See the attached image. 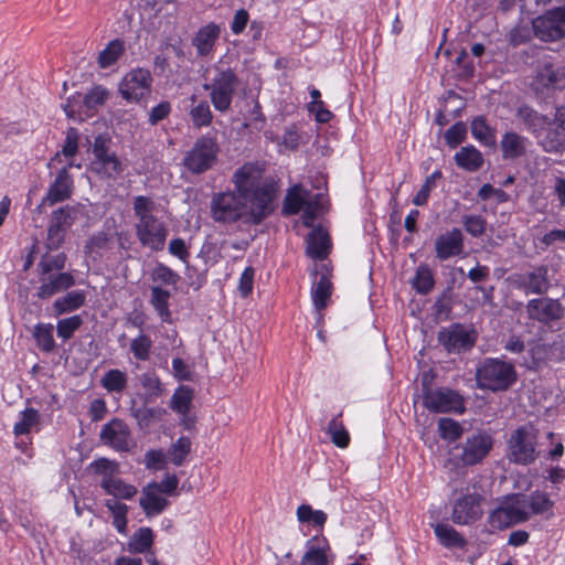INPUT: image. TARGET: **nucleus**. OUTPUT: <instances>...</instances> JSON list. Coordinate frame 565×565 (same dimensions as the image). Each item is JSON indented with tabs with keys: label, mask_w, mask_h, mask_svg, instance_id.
Listing matches in <instances>:
<instances>
[{
	"label": "nucleus",
	"mask_w": 565,
	"mask_h": 565,
	"mask_svg": "<svg viewBox=\"0 0 565 565\" xmlns=\"http://www.w3.org/2000/svg\"><path fill=\"white\" fill-rule=\"evenodd\" d=\"M171 294L170 291L159 287L153 286L151 288V299L150 303L157 311V313L160 316L162 321H168L170 318V310H169V298Z\"/></svg>",
	"instance_id": "c03bdc74"
},
{
	"label": "nucleus",
	"mask_w": 565,
	"mask_h": 565,
	"mask_svg": "<svg viewBox=\"0 0 565 565\" xmlns=\"http://www.w3.org/2000/svg\"><path fill=\"white\" fill-rule=\"evenodd\" d=\"M66 264V255L64 253H58L56 255L45 254L42 256L41 260L38 264L39 274H53V271L61 273V270L65 267Z\"/></svg>",
	"instance_id": "603ef678"
},
{
	"label": "nucleus",
	"mask_w": 565,
	"mask_h": 565,
	"mask_svg": "<svg viewBox=\"0 0 565 565\" xmlns=\"http://www.w3.org/2000/svg\"><path fill=\"white\" fill-rule=\"evenodd\" d=\"M82 324L83 319L79 315L60 319L56 324L57 337L67 341L74 335Z\"/></svg>",
	"instance_id": "4d7b16f0"
},
{
	"label": "nucleus",
	"mask_w": 565,
	"mask_h": 565,
	"mask_svg": "<svg viewBox=\"0 0 565 565\" xmlns=\"http://www.w3.org/2000/svg\"><path fill=\"white\" fill-rule=\"evenodd\" d=\"M153 488V486L146 484L139 498V505L147 516L159 515L169 507V500Z\"/></svg>",
	"instance_id": "c85d7f7f"
},
{
	"label": "nucleus",
	"mask_w": 565,
	"mask_h": 565,
	"mask_svg": "<svg viewBox=\"0 0 565 565\" xmlns=\"http://www.w3.org/2000/svg\"><path fill=\"white\" fill-rule=\"evenodd\" d=\"M515 284L526 295L542 296L550 289L548 268L545 265L534 267L531 271L516 275Z\"/></svg>",
	"instance_id": "412c9836"
},
{
	"label": "nucleus",
	"mask_w": 565,
	"mask_h": 565,
	"mask_svg": "<svg viewBox=\"0 0 565 565\" xmlns=\"http://www.w3.org/2000/svg\"><path fill=\"white\" fill-rule=\"evenodd\" d=\"M125 52L124 41L120 39H115L110 41L106 47L99 52L98 54V65L100 68H107L115 64L118 58Z\"/></svg>",
	"instance_id": "ea45409f"
},
{
	"label": "nucleus",
	"mask_w": 565,
	"mask_h": 565,
	"mask_svg": "<svg viewBox=\"0 0 565 565\" xmlns=\"http://www.w3.org/2000/svg\"><path fill=\"white\" fill-rule=\"evenodd\" d=\"M139 382L146 392L145 395L147 402L157 399L164 392L163 384L154 371L142 373L139 376Z\"/></svg>",
	"instance_id": "4c0bfd02"
},
{
	"label": "nucleus",
	"mask_w": 565,
	"mask_h": 565,
	"mask_svg": "<svg viewBox=\"0 0 565 565\" xmlns=\"http://www.w3.org/2000/svg\"><path fill=\"white\" fill-rule=\"evenodd\" d=\"M467 136L465 122L458 121L450 126L445 132V140L450 148H457Z\"/></svg>",
	"instance_id": "69168bd1"
},
{
	"label": "nucleus",
	"mask_w": 565,
	"mask_h": 565,
	"mask_svg": "<svg viewBox=\"0 0 565 565\" xmlns=\"http://www.w3.org/2000/svg\"><path fill=\"white\" fill-rule=\"evenodd\" d=\"M153 78L146 68H134L128 72L119 83L121 97L130 103H137L151 90Z\"/></svg>",
	"instance_id": "2eb2a0df"
},
{
	"label": "nucleus",
	"mask_w": 565,
	"mask_h": 565,
	"mask_svg": "<svg viewBox=\"0 0 565 565\" xmlns=\"http://www.w3.org/2000/svg\"><path fill=\"white\" fill-rule=\"evenodd\" d=\"M471 134L475 139L487 147L497 145L495 131L486 121L483 117H477L471 122Z\"/></svg>",
	"instance_id": "a19ab883"
},
{
	"label": "nucleus",
	"mask_w": 565,
	"mask_h": 565,
	"mask_svg": "<svg viewBox=\"0 0 565 565\" xmlns=\"http://www.w3.org/2000/svg\"><path fill=\"white\" fill-rule=\"evenodd\" d=\"M193 390L190 386L180 385L173 393L170 407L178 414L186 415L191 409Z\"/></svg>",
	"instance_id": "58836bf2"
},
{
	"label": "nucleus",
	"mask_w": 565,
	"mask_h": 565,
	"mask_svg": "<svg viewBox=\"0 0 565 565\" xmlns=\"http://www.w3.org/2000/svg\"><path fill=\"white\" fill-rule=\"evenodd\" d=\"M534 366L548 362H559L565 359V332L558 333L552 341H536L530 348Z\"/></svg>",
	"instance_id": "f3484780"
},
{
	"label": "nucleus",
	"mask_w": 565,
	"mask_h": 565,
	"mask_svg": "<svg viewBox=\"0 0 565 565\" xmlns=\"http://www.w3.org/2000/svg\"><path fill=\"white\" fill-rule=\"evenodd\" d=\"M108 98V90L102 86H94L90 90H88L83 97V104L87 109H96L99 106H103Z\"/></svg>",
	"instance_id": "bf43d9fd"
},
{
	"label": "nucleus",
	"mask_w": 565,
	"mask_h": 565,
	"mask_svg": "<svg viewBox=\"0 0 565 565\" xmlns=\"http://www.w3.org/2000/svg\"><path fill=\"white\" fill-rule=\"evenodd\" d=\"M213 76L203 85L210 92V99L215 110L226 113L231 109L234 95L239 86L236 72L230 66L213 65Z\"/></svg>",
	"instance_id": "39448f33"
},
{
	"label": "nucleus",
	"mask_w": 565,
	"mask_h": 565,
	"mask_svg": "<svg viewBox=\"0 0 565 565\" xmlns=\"http://www.w3.org/2000/svg\"><path fill=\"white\" fill-rule=\"evenodd\" d=\"M531 85L535 94L542 97H547L555 90L564 89L565 66H557L552 63L539 64Z\"/></svg>",
	"instance_id": "4468645a"
},
{
	"label": "nucleus",
	"mask_w": 565,
	"mask_h": 565,
	"mask_svg": "<svg viewBox=\"0 0 565 565\" xmlns=\"http://www.w3.org/2000/svg\"><path fill=\"white\" fill-rule=\"evenodd\" d=\"M40 287L38 288L36 296L40 299H49L52 296L70 289L75 285V278L71 273H55V274H39Z\"/></svg>",
	"instance_id": "393cba45"
},
{
	"label": "nucleus",
	"mask_w": 565,
	"mask_h": 565,
	"mask_svg": "<svg viewBox=\"0 0 565 565\" xmlns=\"http://www.w3.org/2000/svg\"><path fill=\"white\" fill-rule=\"evenodd\" d=\"M127 374L118 369L107 371L100 379L102 386L110 393H121L127 387Z\"/></svg>",
	"instance_id": "37998d69"
},
{
	"label": "nucleus",
	"mask_w": 565,
	"mask_h": 565,
	"mask_svg": "<svg viewBox=\"0 0 565 565\" xmlns=\"http://www.w3.org/2000/svg\"><path fill=\"white\" fill-rule=\"evenodd\" d=\"M93 159L90 170L105 180H116L125 170V166L116 151L113 150V140L106 134H99L92 145Z\"/></svg>",
	"instance_id": "423d86ee"
},
{
	"label": "nucleus",
	"mask_w": 565,
	"mask_h": 565,
	"mask_svg": "<svg viewBox=\"0 0 565 565\" xmlns=\"http://www.w3.org/2000/svg\"><path fill=\"white\" fill-rule=\"evenodd\" d=\"M86 301V295L83 290H73L55 299L53 310L55 316H61L75 311L83 307Z\"/></svg>",
	"instance_id": "f704fd0d"
},
{
	"label": "nucleus",
	"mask_w": 565,
	"mask_h": 565,
	"mask_svg": "<svg viewBox=\"0 0 565 565\" xmlns=\"http://www.w3.org/2000/svg\"><path fill=\"white\" fill-rule=\"evenodd\" d=\"M537 430L531 424L519 426L507 441V457L515 465L529 466L539 457Z\"/></svg>",
	"instance_id": "6e6552de"
},
{
	"label": "nucleus",
	"mask_w": 565,
	"mask_h": 565,
	"mask_svg": "<svg viewBox=\"0 0 565 565\" xmlns=\"http://www.w3.org/2000/svg\"><path fill=\"white\" fill-rule=\"evenodd\" d=\"M530 319L542 323H550L563 317L564 308L558 300L551 298L531 299L526 305Z\"/></svg>",
	"instance_id": "aec40b11"
},
{
	"label": "nucleus",
	"mask_w": 565,
	"mask_h": 565,
	"mask_svg": "<svg viewBox=\"0 0 565 565\" xmlns=\"http://www.w3.org/2000/svg\"><path fill=\"white\" fill-rule=\"evenodd\" d=\"M523 502L519 493L507 495L490 513V525L502 530L529 521V513L524 510Z\"/></svg>",
	"instance_id": "9d476101"
},
{
	"label": "nucleus",
	"mask_w": 565,
	"mask_h": 565,
	"mask_svg": "<svg viewBox=\"0 0 565 565\" xmlns=\"http://www.w3.org/2000/svg\"><path fill=\"white\" fill-rule=\"evenodd\" d=\"M53 330L52 323L40 322L34 326L32 335L42 352L50 353L54 351L56 344Z\"/></svg>",
	"instance_id": "e433bc0d"
},
{
	"label": "nucleus",
	"mask_w": 565,
	"mask_h": 565,
	"mask_svg": "<svg viewBox=\"0 0 565 565\" xmlns=\"http://www.w3.org/2000/svg\"><path fill=\"white\" fill-rule=\"evenodd\" d=\"M423 404L433 413H463L462 397L454 390L440 387L436 390L425 388Z\"/></svg>",
	"instance_id": "ddd939ff"
},
{
	"label": "nucleus",
	"mask_w": 565,
	"mask_h": 565,
	"mask_svg": "<svg viewBox=\"0 0 565 565\" xmlns=\"http://www.w3.org/2000/svg\"><path fill=\"white\" fill-rule=\"evenodd\" d=\"M152 279L154 281H160L163 285H175L179 281L180 276L178 273L172 270L169 266H167L162 263H159L153 268Z\"/></svg>",
	"instance_id": "338daca9"
},
{
	"label": "nucleus",
	"mask_w": 565,
	"mask_h": 565,
	"mask_svg": "<svg viewBox=\"0 0 565 565\" xmlns=\"http://www.w3.org/2000/svg\"><path fill=\"white\" fill-rule=\"evenodd\" d=\"M193 127L201 129L211 125L213 114L206 100H200L189 111Z\"/></svg>",
	"instance_id": "de8ad7c7"
},
{
	"label": "nucleus",
	"mask_w": 565,
	"mask_h": 565,
	"mask_svg": "<svg viewBox=\"0 0 565 565\" xmlns=\"http://www.w3.org/2000/svg\"><path fill=\"white\" fill-rule=\"evenodd\" d=\"M40 415L35 408H25L20 413V419L14 424L13 433L24 435L30 433L33 426L39 423Z\"/></svg>",
	"instance_id": "5fc2aeb1"
},
{
	"label": "nucleus",
	"mask_w": 565,
	"mask_h": 565,
	"mask_svg": "<svg viewBox=\"0 0 565 565\" xmlns=\"http://www.w3.org/2000/svg\"><path fill=\"white\" fill-rule=\"evenodd\" d=\"M303 143V136L300 132L297 125L292 124L288 127H286L282 136L281 141L279 142L280 146H282L287 150H297L299 146Z\"/></svg>",
	"instance_id": "052dcab7"
},
{
	"label": "nucleus",
	"mask_w": 565,
	"mask_h": 565,
	"mask_svg": "<svg viewBox=\"0 0 565 565\" xmlns=\"http://www.w3.org/2000/svg\"><path fill=\"white\" fill-rule=\"evenodd\" d=\"M328 434L330 435L331 441L340 447L345 448L349 446L350 436L345 429L343 423L338 417L332 418L328 424Z\"/></svg>",
	"instance_id": "6e6d98bb"
},
{
	"label": "nucleus",
	"mask_w": 565,
	"mask_h": 565,
	"mask_svg": "<svg viewBox=\"0 0 565 565\" xmlns=\"http://www.w3.org/2000/svg\"><path fill=\"white\" fill-rule=\"evenodd\" d=\"M100 487L107 494L122 500H130L138 493L134 484L127 483L118 477L102 480Z\"/></svg>",
	"instance_id": "72a5a7b5"
},
{
	"label": "nucleus",
	"mask_w": 565,
	"mask_h": 565,
	"mask_svg": "<svg viewBox=\"0 0 565 565\" xmlns=\"http://www.w3.org/2000/svg\"><path fill=\"white\" fill-rule=\"evenodd\" d=\"M481 495L472 492L457 499L452 507L451 520L459 525H469L482 515Z\"/></svg>",
	"instance_id": "a211bd4d"
},
{
	"label": "nucleus",
	"mask_w": 565,
	"mask_h": 565,
	"mask_svg": "<svg viewBox=\"0 0 565 565\" xmlns=\"http://www.w3.org/2000/svg\"><path fill=\"white\" fill-rule=\"evenodd\" d=\"M438 542L446 548H465L467 540L451 525L436 523L431 525Z\"/></svg>",
	"instance_id": "2f4dec72"
},
{
	"label": "nucleus",
	"mask_w": 565,
	"mask_h": 565,
	"mask_svg": "<svg viewBox=\"0 0 565 565\" xmlns=\"http://www.w3.org/2000/svg\"><path fill=\"white\" fill-rule=\"evenodd\" d=\"M264 168L258 162H246L232 175L234 192L252 204L254 221H265L275 211L277 189L271 181H262Z\"/></svg>",
	"instance_id": "f257e3e1"
},
{
	"label": "nucleus",
	"mask_w": 565,
	"mask_h": 565,
	"mask_svg": "<svg viewBox=\"0 0 565 565\" xmlns=\"http://www.w3.org/2000/svg\"><path fill=\"white\" fill-rule=\"evenodd\" d=\"M438 429L440 431V436L444 439H449L450 441L458 439L462 434V427L458 422L451 418H440L438 422Z\"/></svg>",
	"instance_id": "e2e57ef3"
},
{
	"label": "nucleus",
	"mask_w": 565,
	"mask_h": 565,
	"mask_svg": "<svg viewBox=\"0 0 565 565\" xmlns=\"http://www.w3.org/2000/svg\"><path fill=\"white\" fill-rule=\"evenodd\" d=\"M480 388L492 392L507 391L516 382L513 364L499 359L487 358L476 372Z\"/></svg>",
	"instance_id": "0eeeda50"
},
{
	"label": "nucleus",
	"mask_w": 565,
	"mask_h": 565,
	"mask_svg": "<svg viewBox=\"0 0 565 565\" xmlns=\"http://www.w3.org/2000/svg\"><path fill=\"white\" fill-rule=\"evenodd\" d=\"M331 249L329 233L321 226L312 228L306 239V254L316 260H323Z\"/></svg>",
	"instance_id": "bb28decb"
},
{
	"label": "nucleus",
	"mask_w": 565,
	"mask_h": 565,
	"mask_svg": "<svg viewBox=\"0 0 565 565\" xmlns=\"http://www.w3.org/2000/svg\"><path fill=\"white\" fill-rule=\"evenodd\" d=\"M537 142L546 152H558L565 148V121L563 110L558 109Z\"/></svg>",
	"instance_id": "5701e85b"
},
{
	"label": "nucleus",
	"mask_w": 565,
	"mask_h": 565,
	"mask_svg": "<svg viewBox=\"0 0 565 565\" xmlns=\"http://www.w3.org/2000/svg\"><path fill=\"white\" fill-rule=\"evenodd\" d=\"M331 294L332 282L326 275H321L311 289L312 303L317 311H321L328 306Z\"/></svg>",
	"instance_id": "c9c22d12"
},
{
	"label": "nucleus",
	"mask_w": 565,
	"mask_h": 565,
	"mask_svg": "<svg viewBox=\"0 0 565 565\" xmlns=\"http://www.w3.org/2000/svg\"><path fill=\"white\" fill-rule=\"evenodd\" d=\"M94 471L102 476V480L115 478L119 472V465L107 458H99L92 463Z\"/></svg>",
	"instance_id": "0e129e2a"
},
{
	"label": "nucleus",
	"mask_w": 565,
	"mask_h": 565,
	"mask_svg": "<svg viewBox=\"0 0 565 565\" xmlns=\"http://www.w3.org/2000/svg\"><path fill=\"white\" fill-rule=\"evenodd\" d=\"M152 340L148 334L140 333L130 341V352L138 361H148L150 359Z\"/></svg>",
	"instance_id": "8fccbe9b"
},
{
	"label": "nucleus",
	"mask_w": 565,
	"mask_h": 565,
	"mask_svg": "<svg viewBox=\"0 0 565 565\" xmlns=\"http://www.w3.org/2000/svg\"><path fill=\"white\" fill-rule=\"evenodd\" d=\"M322 199V194H317L315 200L308 201V203L302 207L301 220L306 227H312L319 213L323 211L324 205Z\"/></svg>",
	"instance_id": "13d9d810"
},
{
	"label": "nucleus",
	"mask_w": 565,
	"mask_h": 565,
	"mask_svg": "<svg viewBox=\"0 0 565 565\" xmlns=\"http://www.w3.org/2000/svg\"><path fill=\"white\" fill-rule=\"evenodd\" d=\"M456 164L466 171H478L484 162L482 153L473 146L462 147L455 157Z\"/></svg>",
	"instance_id": "473e14b6"
},
{
	"label": "nucleus",
	"mask_w": 565,
	"mask_h": 565,
	"mask_svg": "<svg viewBox=\"0 0 565 565\" xmlns=\"http://www.w3.org/2000/svg\"><path fill=\"white\" fill-rule=\"evenodd\" d=\"M438 342L448 353L469 351L476 343V333L461 323H452L438 332Z\"/></svg>",
	"instance_id": "dca6fc26"
},
{
	"label": "nucleus",
	"mask_w": 565,
	"mask_h": 565,
	"mask_svg": "<svg viewBox=\"0 0 565 565\" xmlns=\"http://www.w3.org/2000/svg\"><path fill=\"white\" fill-rule=\"evenodd\" d=\"M493 444L494 439L489 433L484 430L473 433L450 450L445 467L458 473L459 469L476 466L487 458Z\"/></svg>",
	"instance_id": "20e7f679"
},
{
	"label": "nucleus",
	"mask_w": 565,
	"mask_h": 565,
	"mask_svg": "<svg viewBox=\"0 0 565 565\" xmlns=\"http://www.w3.org/2000/svg\"><path fill=\"white\" fill-rule=\"evenodd\" d=\"M527 138L515 131H507L500 141L503 160L514 161L526 153Z\"/></svg>",
	"instance_id": "cd10ccee"
},
{
	"label": "nucleus",
	"mask_w": 565,
	"mask_h": 565,
	"mask_svg": "<svg viewBox=\"0 0 565 565\" xmlns=\"http://www.w3.org/2000/svg\"><path fill=\"white\" fill-rule=\"evenodd\" d=\"M299 190L300 185H295L286 194L282 204L284 215H296L308 203V201L302 195H300Z\"/></svg>",
	"instance_id": "09e8293b"
},
{
	"label": "nucleus",
	"mask_w": 565,
	"mask_h": 565,
	"mask_svg": "<svg viewBox=\"0 0 565 565\" xmlns=\"http://www.w3.org/2000/svg\"><path fill=\"white\" fill-rule=\"evenodd\" d=\"M78 210L75 206L64 205L53 211L47 226L46 248L58 249L65 242L67 231L77 218Z\"/></svg>",
	"instance_id": "f8f14e48"
},
{
	"label": "nucleus",
	"mask_w": 565,
	"mask_h": 565,
	"mask_svg": "<svg viewBox=\"0 0 565 565\" xmlns=\"http://www.w3.org/2000/svg\"><path fill=\"white\" fill-rule=\"evenodd\" d=\"M463 234L460 228L440 234L435 241L436 258L440 262L459 256L463 252Z\"/></svg>",
	"instance_id": "b1692460"
},
{
	"label": "nucleus",
	"mask_w": 565,
	"mask_h": 565,
	"mask_svg": "<svg viewBox=\"0 0 565 565\" xmlns=\"http://www.w3.org/2000/svg\"><path fill=\"white\" fill-rule=\"evenodd\" d=\"M136 236L141 246L153 252L162 250L169 234L167 224L156 214V202L146 195H137L132 201Z\"/></svg>",
	"instance_id": "f03ea898"
},
{
	"label": "nucleus",
	"mask_w": 565,
	"mask_h": 565,
	"mask_svg": "<svg viewBox=\"0 0 565 565\" xmlns=\"http://www.w3.org/2000/svg\"><path fill=\"white\" fill-rule=\"evenodd\" d=\"M221 35V28L214 22L201 26L192 39V45L195 47L196 56L207 57L214 50Z\"/></svg>",
	"instance_id": "a878e982"
},
{
	"label": "nucleus",
	"mask_w": 565,
	"mask_h": 565,
	"mask_svg": "<svg viewBox=\"0 0 565 565\" xmlns=\"http://www.w3.org/2000/svg\"><path fill=\"white\" fill-rule=\"evenodd\" d=\"M465 230L473 237H480L487 228V221L481 215L468 214L462 216Z\"/></svg>",
	"instance_id": "680f3d73"
},
{
	"label": "nucleus",
	"mask_w": 565,
	"mask_h": 565,
	"mask_svg": "<svg viewBox=\"0 0 565 565\" xmlns=\"http://www.w3.org/2000/svg\"><path fill=\"white\" fill-rule=\"evenodd\" d=\"M443 178V173L440 170L434 171L430 175H428L420 189L417 191V193L413 198V203L416 206H423L428 202L430 192L436 188V180H439Z\"/></svg>",
	"instance_id": "864d4df0"
},
{
	"label": "nucleus",
	"mask_w": 565,
	"mask_h": 565,
	"mask_svg": "<svg viewBox=\"0 0 565 565\" xmlns=\"http://www.w3.org/2000/svg\"><path fill=\"white\" fill-rule=\"evenodd\" d=\"M129 436L130 431L127 424L119 418H113L105 424L99 434V438L105 445L118 451L129 449Z\"/></svg>",
	"instance_id": "4be33fe9"
},
{
	"label": "nucleus",
	"mask_w": 565,
	"mask_h": 565,
	"mask_svg": "<svg viewBox=\"0 0 565 565\" xmlns=\"http://www.w3.org/2000/svg\"><path fill=\"white\" fill-rule=\"evenodd\" d=\"M210 209L211 217L216 223L230 225L243 222L246 225H259L263 222L254 221L250 216L252 204L231 190L214 193Z\"/></svg>",
	"instance_id": "7ed1b4c3"
},
{
	"label": "nucleus",
	"mask_w": 565,
	"mask_h": 565,
	"mask_svg": "<svg viewBox=\"0 0 565 565\" xmlns=\"http://www.w3.org/2000/svg\"><path fill=\"white\" fill-rule=\"evenodd\" d=\"M435 285L434 273L427 264H420L412 280L413 288L420 295H427Z\"/></svg>",
	"instance_id": "79ce46f5"
},
{
	"label": "nucleus",
	"mask_w": 565,
	"mask_h": 565,
	"mask_svg": "<svg viewBox=\"0 0 565 565\" xmlns=\"http://www.w3.org/2000/svg\"><path fill=\"white\" fill-rule=\"evenodd\" d=\"M518 118L525 125L526 129L536 138L544 134V130L551 124V119L529 106H522L518 109Z\"/></svg>",
	"instance_id": "c756f323"
},
{
	"label": "nucleus",
	"mask_w": 565,
	"mask_h": 565,
	"mask_svg": "<svg viewBox=\"0 0 565 565\" xmlns=\"http://www.w3.org/2000/svg\"><path fill=\"white\" fill-rule=\"evenodd\" d=\"M79 132L75 127H70L65 134L62 154L66 158H73L78 152Z\"/></svg>",
	"instance_id": "774afa93"
},
{
	"label": "nucleus",
	"mask_w": 565,
	"mask_h": 565,
	"mask_svg": "<svg viewBox=\"0 0 565 565\" xmlns=\"http://www.w3.org/2000/svg\"><path fill=\"white\" fill-rule=\"evenodd\" d=\"M218 145L211 136H201L185 152L182 164L192 174H201L210 170L217 160Z\"/></svg>",
	"instance_id": "1a4fd4ad"
},
{
	"label": "nucleus",
	"mask_w": 565,
	"mask_h": 565,
	"mask_svg": "<svg viewBox=\"0 0 565 565\" xmlns=\"http://www.w3.org/2000/svg\"><path fill=\"white\" fill-rule=\"evenodd\" d=\"M520 498L524 500V510L531 515L544 514L551 512L554 507V502L550 499L548 494L542 491H533L530 494L519 493Z\"/></svg>",
	"instance_id": "7c9ffc66"
},
{
	"label": "nucleus",
	"mask_w": 565,
	"mask_h": 565,
	"mask_svg": "<svg viewBox=\"0 0 565 565\" xmlns=\"http://www.w3.org/2000/svg\"><path fill=\"white\" fill-rule=\"evenodd\" d=\"M153 544V532L150 527H140L132 534L128 543V550L132 553H145Z\"/></svg>",
	"instance_id": "a18cd8bd"
},
{
	"label": "nucleus",
	"mask_w": 565,
	"mask_h": 565,
	"mask_svg": "<svg viewBox=\"0 0 565 565\" xmlns=\"http://www.w3.org/2000/svg\"><path fill=\"white\" fill-rule=\"evenodd\" d=\"M191 446H192L191 439L186 436H181L168 449V452H167L168 459L174 466H178V467L182 466L183 462L185 461L186 456L191 451Z\"/></svg>",
	"instance_id": "49530a36"
},
{
	"label": "nucleus",
	"mask_w": 565,
	"mask_h": 565,
	"mask_svg": "<svg viewBox=\"0 0 565 565\" xmlns=\"http://www.w3.org/2000/svg\"><path fill=\"white\" fill-rule=\"evenodd\" d=\"M73 166V162H70L66 167H63L57 172L54 181L51 183L47 190L46 195L42 199L38 206L39 213L42 212V209L46 204L53 205L71 198L73 191V179L68 172V169Z\"/></svg>",
	"instance_id": "6ab92c4d"
},
{
	"label": "nucleus",
	"mask_w": 565,
	"mask_h": 565,
	"mask_svg": "<svg viewBox=\"0 0 565 565\" xmlns=\"http://www.w3.org/2000/svg\"><path fill=\"white\" fill-rule=\"evenodd\" d=\"M535 38L555 42L565 38V6L550 9L532 21Z\"/></svg>",
	"instance_id": "9b49d317"
},
{
	"label": "nucleus",
	"mask_w": 565,
	"mask_h": 565,
	"mask_svg": "<svg viewBox=\"0 0 565 565\" xmlns=\"http://www.w3.org/2000/svg\"><path fill=\"white\" fill-rule=\"evenodd\" d=\"M111 242V235L108 232L99 231L89 236L84 245V253L86 255L97 254L107 249Z\"/></svg>",
	"instance_id": "3c124183"
}]
</instances>
